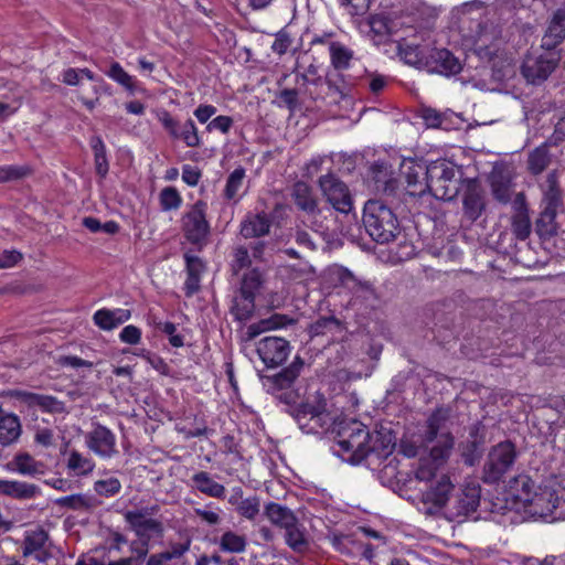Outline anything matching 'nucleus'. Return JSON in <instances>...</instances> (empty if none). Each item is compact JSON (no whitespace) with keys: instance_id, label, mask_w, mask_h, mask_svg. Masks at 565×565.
<instances>
[{"instance_id":"nucleus-16","label":"nucleus","mask_w":565,"mask_h":565,"mask_svg":"<svg viewBox=\"0 0 565 565\" xmlns=\"http://www.w3.org/2000/svg\"><path fill=\"white\" fill-rule=\"evenodd\" d=\"M159 121L173 139L182 140L190 148L201 145L198 128L192 119L181 124L164 110L159 115Z\"/></svg>"},{"instance_id":"nucleus-43","label":"nucleus","mask_w":565,"mask_h":565,"mask_svg":"<svg viewBox=\"0 0 565 565\" xmlns=\"http://www.w3.org/2000/svg\"><path fill=\"white\" fill-rule=\"evenodd\" d=\"M302 367L303 361L300 358H296L288 367L284 369L273 377L274 384L281 390L290 387L299 376Z\"/></svg>"},{"instance_id":"nucleus-11","label":"nucleus","mask_w":565,"mask_h":565,"mask_svg":"<svg viewBox=\"0 0 565 565\" xmlns=\"http://www.w3.org/2000/svg\"><path fill=\"white\" fill-rule=\"evenodd\" d=\"M486 192L476 179H466L463 181L462 192V213L470 221L476 222L486 211Z\"/></svg>"},{"instance_id":"nucleus-32","label":"nucleus","mask_w":565,"mask_h":565,"mask_svg":"<svg viewBox=\"0 0 565 565\" xmlns=\"http://www.w3.org/2000/svg\"><path fill=\"white\" fill-rule=\"evenodd\" d=\"M326 83L330 94L334 96V103H338L351 94L353 84L344 77L341 71L329 72L326 76Z\"/></svg>"},{"instance_id":"nucleus-49","label":"nucleus","mask_w":565,"mask_h":565,"mask_svg":"<svg viewBox=\"0 0 565 565\" xmlns=\"http://www.w3.org/2000/svg\"><path fill=\"white\" fill-rule=\"evenodd\" d=\"M121 482L116 477L96 480L93 486L95 493L104 498L117 495L121 491Z\"/></svg>"},{"instance_id":"nucleus-44","label":"nucleus","mask_w":565,"mask_h":565,"mask_svg":"<svg viewBox=\"0 0 565 565\" xmlns=\"http://www.w3.org/2000/svg\"><path fill=\"white\" fill-rule=\"evenodd\" d=\"M89 145L94 152V161L96 173L102 178L106 177L109 170L108 159L106 154V146L99 136H93Z\"/></svg>"},{"instance_id":"nucleus-22","label":"nucleus","mask_w":565,"mask_h":565,"mask_svg":"<svg viewBox=\"0 0 565 565\" xmlns=\"http://www.w3.org/2000/svg\"><path fill=\"white\" fill-rule=\"evenodd\" d=\"M271 218L265 213H248L241 222V235L244 238H257L269 233Z\"/></svg>"},{"instance_id":"nucleus-10","label":"nucleus","mask_w":565,"mask_h":565,"mask_svg":"<svg viewBox=\"0 0 565 565\" xmlns=\"http://www.w3.org/2000/svg\"><path fill=\"white\" fill-rule=\"evenodd\" d=\"M53 547L49 532L42 526L38 525L24 532L21 545L23 557L45 563L53 557Z\"/></svg>"},{"instance_id":"nucleus-1","label":"nucleus","mask_w":565,"mask_h":565,"mask_svg":"<svg viewBox=\"0 0 565 565\" xmlns=\"http://www.w3.org/2000/svg\"><path fill=\"white\" fill-rule=\"evenodd\" d=\"M363 224L373 241L387 244L399 233V223L393 210L381 200H369L363 210Z\"/></svg>"},{"instance_id":"nucleus-8","label":"nucleus","mask_w":565,"mask_h":565,"mask_svg":"<svg viewBox=\"0 0 565 565\" xmlns=\"http://www.w3.org/2000/svg\"><path fill=\"white\" fill-rule=\"evenodd\" d=\"M206 203L195 202L181 218L184 237L193 245L202 247L210 235V224L206 220Z\"/></svg>"},{"instance_id":"nucleus-37","label":"nucleus","mask_w":565,"mask_h":565,"mask_svg":"<svg viewBox=\"0 0 565 565\" xmlns=\"http://www.w3.org/2000/svg\"><path fill=\"white\" fill-rule=\"evenodd\" d=\"M66 468L75 477H86L95 469V462L92 458L84 456L77 450H72L68 455Z\"/></svg>"},{"instance_id":"nucleus-25","label":"nucleus","mask_w":565,"mask_h":565,"mask_svg":"<svg viewBox=\"0 0 565 565\" xmlns=\"http://www.w3.org/2000/svg\"><path fill=\"white\" fill-rule=\"evenodd\" d=\"M284 531L285 543L295 553L305 554L310 550V539L307 534L306 527L299 522V520H296Z\"/></svg>"},{"instance_id":"nucleus-63","label":"nucleus","mask_w":565,"mask_h":565,"mask_svg":"<svg viewBox=\"0 0 565 565\" xmlns=\"http://www.w3.org/2000/svg\"><path fill=\"white\" fill-rule=\"evenodd\" d=\"M233 125V119L228 116H217L213 118L209 124L206 129L209 131L218 130L223 134H227Z\"/></svg>"},{"instance_id":"nucleus-6","label":"nucleus","mask_w":565,"mask_h":565,"mask_svg":"<svg viewBox=\"0 0 565 565\" xmlns=\"http://www.w3.org/2000/svg\"><path fill=\"white\" fill-rule=\"evenodd\" d=\"M159 510L158 504H151L128 510L124 513L125 522L141 542H149L151 539L162 535L163 524L153 518Z\"/></svg>"},{"instance_id":"nucleus-35","label":"nucleus","mask_w":565,"mask_h":565,"mask_svg":"<svg viewBox=\"0 0 565 565\" xmlns=\"http://www.w3.org/2000/svg\"><path fill=\"white\" fill-rule=\"evenodd\" d=\"M565 39V8L557 9L548 24L544 40L547 45H556Z\"/></svg>"},{"instance_id":"nucleus-51","label":"nucleus","mask_w":565,"mask_h":565,"mask_svg":"<svg viewBox=\"0 0 565 565\" xmlns=\"http://www.w3.org/2000/svg\"><path fill=\"white\" fill-rule=\"evenodd\" d=\"M159 202L162 211H173L181 206L182 198L175 188L167 186L161 190Z\"/></svg>"},{"instance_id":"nucleus-7","label":"nucleus","mask_w":565,"mask_h":565,"mask_svg":"<svg viewBox=\"0 0 565 565\" xmlns=\"http://www.w3.org/2000/svg\"><path fill=\"white\" fill-rule=\"evenodd\" d=\"M516 450L512 443L503 441L491 448L483 466V481L492 484L499 482L512 468Z\"/></svg>"},{"instance_id":"nucleus-4","label":"nucleus","mask_w":565,"mask_h":565,"mask_svg":"<svg viewBox=\"0 0 565 565\" xmlns=\"http://www.w3.org/2000/svg\"><path fill=\"white\" fill-rule=\"evenodd\" d=\"M461 171L451 161L438 159L430 162L427 190L437 200L451 201L460 189Z\"/></svg>"},{"instance_id":"nucleus-23","label":"nucleus","mask_w":565,"mask_h":565,"mask_svg":"<svg viewBox=\"0 0 565 565\" xmlns=\"http://www.w3.org/2000/svg\"><path fill=\"white\" fill-rule=\"evenodd\" d=\"M6 468L22 476L34 477L44 473L45 465L28 452H19L6 465Z\"/></svg>"},{"instance_id":"nucleus-28","label":"nucleus","mask_w":565,"mask_h":565,"mask_svg":"<svg viewBox=\"0 0 565 565\" xmlns=\"http://www.w3.org/2000/svg\"><path fill=\"white\" fill-rule=\"evenodd\" d=\"M395 444V436L390 429L381 428L370 433L371 452H375L379 457L388 456L394 450Z\"/></svg>"},{"instance_id":"nucleus-54","label":"nucleus","mask_w":565,"mask_h":565,"mask_svg":"<svg viewBox=\"0 0 565 565\" xmlns=\"http://www.w3.org/2000/svg\"><path fill=\"white\" fill-rule=\"evenodd\" d=\"M222 510L213 502L207 503L204 508H195L194 514L207 525L215 526L222 521Z\"/></svg>"},{"instance_id":"nucleus-62","label":"nucleus","mask_w":565,"mask_h":565,"mask_svg":"<svg viewBox=\"0 0 565 565\" xmlns=\"http://www.w3.org/2000/svg\"><path fill=\"white\" fill-rule=\"evenodd\" d=\"M23 258L22 253L17 249L3 250L0 253V269L11 268Z\"/></svg>"},{"instance_id":"nucleus-13","label":"nucleus","mask_w":565,"mask_h":565,"mask_svg":"<svg viewBox=\"0 0 565 565\" xmlns=\"http://www.w3.org/2000/svg\"><path fill=\"white\" fill-rule=\"evenodd\" d=\"M85 445L104 459H109L117 454L115 434L100 424H94L93 429L85 435Z\"/></svg>"},{"instance_id":"nucleus-34","label":"nucleus","mask_w":565,"mask_h":565,"mask_svg":"<svg viewBox=\"0 0 565 565\" xmlns=\"http://www.w3.org/2000/svg\"><path fill=\"white\" fill-rule=\"evenodd\" d=\"M546 188L544 190V211L556 212L562 205V194L558 188L557 174L555 171L548 173L546 178Z\"/></svg>"},{"instance_id":"nucleus-55","label":"nucleus","mask_w":565,"mask_h":565,"mask_svg":"<svg viewBox=\"0 0 565 565\" xmlns=\"http://www.w3.org/2000/svg\"><path fill=\"white\" fill-rule=\"evenodd\" d=\"M235 509L241 516L247 520H254L259 513L260 502L256 495L249 497L241 500Z\"/></svg>"},{"instance_id":"nucleus-59","label":"nucleus","mask_w":565,"mask_h":565,"mask_svg":"<svg viewBox=\"0 0 565 565\" xmlns=\"http://www.w3.org/2000/svg\"><path fill=\"white\" fill-rule=\"evenodd\" d=\"M291 42L292 40L289 33L285 30H280L275 35V41L271 44V50L274 53L278 55H284L291 45Z\"/></svg>"},{"instance_id":"nucleus-52","label":"nucleus","mask_w":565,"mask_h":565,"mask_svg":"<svg viewBox=\"0 0 565 565\" xmlns=\"http://www.w3.org/2000/svg\"><path fill=\"white\" fill-rule=\"evenodd\" d=\"M106 75L119 85H121L122 87H125L126 89L130 92L135 90L134 77L129 75L118 62H113L110 64V67L106 72Z\"/></svg>"},{"instance_id":"nucleus-19","label":"nucleus","mask_w":565,"mask_h":565,"mask_svg":"<svg viewBox=\"0 0 565 565\" xmlns=\"http://www.w3.org/2000/svg\"><path fill=\"white\" fill-rule=\"evenodd\" d=\"M426 70L431 73L449 76L461 71V63L446 49H431Z\"/></svg>"},{"instance_id":"nucleus-18","label":"nucleus","mask_w":565,"mask_h":565,"mask_svg":"<svg viewBox=\"0 0 565 565\" xmlns=\"http://www.w3.org/2000/svg\"><path fill=\"white\" fill-rule=\"evenodd\" d=\"M11 396L24 403L29 407H39L45 413L62 414L66 411L65 403L52 395L15 390L11 392Z\"/></svg>"},{"instance_id":"nucleus-36","label":"nucleus","mask_w":565,"mask_h":565,"mask_svg":"<svg viewBox=\"0 0 565 565\" xmlns=\"http://www.w3.org/2000/svg\"><path fill=\"white\" fill-rule=\"evenodd\" d=\"M331 65L334 71H343L350 67L354 53L343 43L333 41L329 43Z\"/></svg>"},{"instance_id":"nucleus-39","label":"nucleus","mask_w":565,"mask_h":565,"mask_svg":"<svg viewBox=\"0 0 565 565\" xmlns=\"http://www.w3.org/2000/svg\"><path fill=\"white\" fill-rule=\"evenodd\" d=\"M454 486L448 476H443L434 488L426 492V500L433 502L436 507L441 508L447 503L450 504L452 499L449 494Z\"/></svg>"},{"instance_id":"nucleus-48","label":"nucleus","mask_w":565,"mask_h":565,"mask_svg":"<svg viewBox=\"0 0 565 565\" xmlns=\"http://www.w3.org/2000/svg\"><path fill=\"white\" fill-rule=\"evenodd\" d=\"M264 282L263 274L254 268L244 274L238 292L256 297Z\"/></svg>"},{"instance_id":"nucleus-15","label":"nucleus","mask_w":565,"mask_h":565,"mask_svg":"<svg viewBox=\"0 0 565 565\" xmlns=\"http://www.w3.org/2000/svg\"><path fill=\"white\" fill-rule=\"evenodd\" d=\"M430 163L423 160L404 159L401 164V173L405 178L408 192L412 195H422L427 191V179H429Z\"/></svg>"},{"instance_id":"nucleus-41","label":"nucleus","mask_w":565,"mask_h":565,"mask_svg":"<svg viewBox=\"0 0 565 565\" xmlns=\"http://www.w3.org/2000/svg\"><path fill=\"white\" fill-rule=\"evenodd\" d=\"M255 310V298L237 292L233 299V306L231 308L232 315L238 321L248 320Z\"/></svg>"},{"instance_id":"nucleus-38","label":"nucleus","mask_w":565,"mask_h":565,"mask_svg":"<svg viewBox=\"0 0 565 565\" xmlns=\"http://www.w3.org/2000/svg\"><path fill=\"white\" fill-rule=\"evenodd\" d=\"M21 434V424L18 416L8 414L0 418V444L9 446L14 443Z\"/></svg>"},{"instance_id":"nucleus-47","label":"nucleus","mask_w":565,"mask_h":565,"mask_svg":"<svg viewBox=\"0 0 565 565\" xmlns=\"http://www.w3.org/2000/svg\"><path fill=\"white\" fill-rule=\"evenodd\" d=\"M370 35L376 44L386 42L391 34L390 21L383 15H373L370 21Z\"/></svg>"},{"instance_id":"nucleus-29","label":"nucleus","mask_w":565,"mask_h":565,"mask_svg":"<svg viewBox=\"0 0 565 565\" xmlns=\"http://www.w3.org/2000/svg\"><path fill=\"white\" fill-rule=\"evenodd\" d=\"M534 488L535 483L526 475H519L511 479L509 482V490L511 494L524 507L531 501L534 493H536Z\"/></svg>"},{"instance_id":"nucleus-42","label":"nucleus","mask_w":565,"mask_h":565,"mask_svg":"<svg viewBox=\"0 0 565 565\" xmlns=\"http://www.w3.org/2000/svg\"><path fill=\"white\" fill-rule=\"evenodd\" d=\"M220 548L228 553H243L247 546L246 536L234 531H225L218 539Z\"/></svg>"},{"instance_id":"nucleus-20","label":"nucleus","mask_w":565,"mask_h":565,"mask_svg":"<svg viewBox=\"0 0 565 565\" xmlns=\"http://www.w3.org/2000/svg\"><path fill=\"white\" fill-rule=\"evenodd\" d=\"M479 502L480 487L468 484L450 501V513L456 518L466 516L477 510Z\"/></svg>"},{"instance_id":"nucleus-12","label":"nucleus","mask_w":565,"mask_h":565,"mask_svg":"<svg viewBox=\"0 0 565 565\" xmlns=\"http://www.w3.org/2000/svg\"><path fill=\"white\" fill-rule=\"evenodd\" d=\"M291 198L298 209L307 214V221L310 226L316 231H323L322 223H318L317 217L322 213L318 207V201L315 198L311 188L302 181H298L294 184L291 190Z\"/></svg>"},{"instance_id":"nucleus-58","label":"nucleus","mask_w":565,"mask_h":565,"mask_svg":"<svg viewBox=\"0 0 565 565\" xmlns=\"http://www.w3.org/2000/svg\"><path fill=\"white\" fill-rule=\"evenodd\" d=\"M444 462L445 461H436L429 454V461H422L420 466L416 471V478L418 480L429 481L435 477L438 467L441 466Z\"/></svg>"},{"instance_id":"nucleus-56","label":"nucleus","mask_w":565,"mask_h":565,"mask_svg":"<svg viewBox=\"0 0 565 565\" xmlns=\"http://www.w3.org/2000/svg\"><path fill=\"white\" fill-rule=\"evenodd\" d=\"M30 173L25 166H0V183L20 180Z\"/></svg>"},{"instance_id":"nucleus-46","label":"nucleus","mask_w":565,"mask_h":565,"mask_svg":"<svg viewBox=\"0 0 565 565\" xmlns=\"http://www.w3.org/2000/svg\"><path fill=\"white\" fill-rule=\"evenodd\" d=\"M547 142L535 148L529 156V170L533 174L542 173L551 162V156L547 149Z\"/></svg>"},{"instance_id":"nucleus-45","label":"nucleus","mask_w":565,"mask_h":565,"mask_svg":"<svg viewBox=\"0 0 565 565\" xmlns=\"http://www.w3.org/2000/svg\"><path fill=\"white\" fill-rule=\"evenodd\" d=\"M290 320L286 316L273 315L268 319H263L258 323H253L247 328V339L256 338L263 331L276 329L286 326Z\"/></svg>"},{"instance_id":"nucleus-31","label":"nucleus","mask_w":565,"mask_h":565,"mask_svg":"<svg viewBox=\"0 0 565 565\" xmlns=\"http://www.w3.org/2000/svg\"><path fill=\"white\" fill-rule=\"evenodd\" d=\"M264 513L274 525L284 530L298 520L289 508L276 502L267 503Z\"/></svg>"},{"instance_id":"nucleus-2","label":"nucleus","mask_w":565,"mask_h":565,"mask_svg":"<svg viewBox=\"0 0 565 565\" xmlns=\"http://www.w3.org/2000/svg\"><path fill=\"white\" fill-rule=\"evenodd\" d=\"M451 411L448 407L435 409L427 419L424 441L434 444L430 455L436 461H446L455 445V438L450 431Z\"/></svg>"},{"instance_id":"nucleus-27","label":"nucleus","mask_w":565,"mask_h":565,"mask_svg":"<svg viewBox=\"0 0 565 565\" xmlns=\"http://www.w3.org/2000/svg\"><path fill=\"white\" fill-rule=\"evenodd\" d=\"M431 49L413 43H401L398 53L401 58L408 65L426 70Z\"/></svg>"},{"instance_id":"nucleus-57","label":"nucleus","mask_w":565,"mask_h":565,"mask_svg":"<svg viewBox=\"0 0 565 565\" xmlns=\"http://www.w3.org/2000/svg\"><path fill=\"white\" fill-rule=\"evenodd\" d=\"M55 502L60 507L72 510L86 509L89 507L87 497L81 493L58 498Z\"/></svg>"},{"instance_id":"nucleus-60","label":"nucleus","mask_w":565,"mask_h":565,"mask_svg":"<svg viewBox=\"0 0 565 565\" xmlns=\"http://www.w3.org/2000/svg\"><path fill=\"white\" fill-rule=\"evenodd\" d=\"M94 323L103 330L110 331L115 329L110 309H99L93 316Z\"/></svg>"},{"instance_id":"nucleus-33","label":"nucleus","mask_w":565,"mask_h":565,"mask_svg":"<svg viewBox=\"0 0 565 565\" xmlns=\"http://www.w3.org/2000/svg\"><path fill=\"white\" fill-rule=\"evenodd\" d=\"M511 231L516 239L525 241L532 232V224L527 209L520 205L511 216Z\"/></svg>"},{"instance_id":"nucleus-9","label":"nucleus","mask_w":565,"mask_h":565,"mask_svg":"<svg viewBox=\"0 0 565 565\" xmlns=\"http://www.w3.org/2000/svg\"><path fill=\"white\" fill-rule=\"evenodd\" d=\"M327 202L337 211L349 214L353 210V198L348 185L335 174L327 173L318 180Z\"/></svg>"},{"instance_id":"nucleus-3","label":"nucleus","mask_w":565,"mask_h":565,"mask_svg":"<svg viewBox=\"0 0 565 565\" xmlns=\"http://www.w3.org/2000/svg\"><path fill=\"white\" fill-rule=\"evenodd\" d=\"M337 436L340 451L353 465L360 463L371 452L370 431L359 420L341 422L338 425Z\"/></svg>"},{"instance_id":"nucleus-50","label":"nucleus","mask_w":565,"mask_h":565,"mask_svg":"<svg viewBox=\"0 0 565 565\" xmlns=\"http://www.w3.org/2000/svg\"><path fill=\"white\" fill-rule=\"evenodd\" d=\"M556 212L542 211L540 218L536 222V232L542 237H550L556 234Z\"/></svg>"},{"instance_id":"nucleus-40","label":"nucleus","mask_w":565,"mask_h":565,"mask_svg":"<svg viewBox=\"0 0 565 565\" xmlns=\"http://www.w3.org/2000/svg\"><path fill=\"white\" fill-rule=\"evenodd\" d=\"M334 275L343 287L350 289L353 292H373L372 285L369 281H362L358 279L349 269L344 267H338L334 270Z\"/></svg>"},{"instance_id":"nucleus-64","label":"nucleus","mask_w":565,"mask_h":565,"mask_svg":"<svg viewBox=\"0 0 565 565\" xmlns=\"http://www.w3.org/2000/svg\"><path fill=\"white\" fill-rule=\"evenodd\" d=\"M201 171L191 164H184L182 167V180L190 186L198 185L201 179Z\"/></svg>"},{"instance_id":"nucleus-14","label":"nucleus","mask_w":565,"mask_h":565,"mask_svg":"<svg viewBox=\"0 0 565 565\" xmlns=\"http://www.w3.org/2000/svg\"><path fill=\"white\" fill-rule=\"evenodd\" d=\"M256 351L267 367H276L288 358L290 345L284 338L265 337L258 341Z\"/></svg>"},{"instance_id":"nucleus-17","label":"nucleus","mask_w":565,"mask_h":565,"mask_svg":"<svg viewBox=\"0 0 565 565\" xmlns=\"http://www.w3.org/2000/svg\"><path fill=\"white\" fill-rule=\"evenodd\" d=\"M556 62L547 55H527L521 66L522 75L531 84L544 82L555 70Z\"/></svg>"},{"instance_id":"nucleus-24","label":"nucleus","mask_w":565,"mask_h":565,"mask_svg":"<svg viewBox=\"0 0 565 565\" xmlns=\"http://www.w3.org/2000/svg\"><path fill=\"white\" fill-rule=\"evenodd\" d=\"M0 494L17 500H30L40 494V488L34 483L0 479Z\"/></svg>"},{"instance_id":"nucleus-30","label":"nucleus","mask_w":565,"mask_h":565,"mask_svg":"<svg viewBox=\"0 0 565 565\" xmlns=\"http://www.w3.org/2000/svg\"><path fill=\"white\" fill-rule=\"evenodd\" d=\"M193 486L203 494L222 499L225 497L226 489L223 484L214 481L205 471H199L192 476Z\"/></svg>"},{"instance_id":"nucleus-61","label":"nucleus","mask_w":565,"mask_h":565,"mask_svg":"<svg viewBox=\"0 0 565 565\" xmlns=\"http://www.w3.org/2000/svg\"><path fill=\"white\" fill-rule=\"evenodd\" d=\"M119 339L127 344H138L141 340V330L132 324L126 326L120 331Z\"/></svg>"},{"instance_id":"nucleus-26","label":"nucleus","mask_w":565,"mask_h":565,"mask_svg":"<svg viewBox=\"0 0 565 565\" xmlns=\"http://www.w3.org/2000/svg\"><path fill=\"white\" fill-rule=\"evenodd\" d=\"M186 266V279L184 281V292L186 297H192L200 290L201 275L205 269L203 260L194 255L184 254Z\"/></svg>"},{"instance_id":"nucleus-5","label":"nucleus","mask_w":565,"mask_h":565,"mask_svg":"<svg viewBox=\"0 0 565 565\" xmlns=\"http://www.w3.org/2000/svg\"><path fill=\"white\" fill-rule=\"evenodd\" d=\"M288 413L306 434H318L321 429H328L332 422L327 411V402L322 397L315 404L306 402L290 406Z\"/></svg>"},{"instance_id":"nucleus-53","label":"nucleus","mask_w":565,"mask_h":565,"mask_svg":"<svg viewBox=\"0 0 565 565\" xmlns=\"http://www.w3.org/2000/svg\"><path fill=\"white\" fill-rule=\"evenodd\" d=\"M244 179L245 169L242 167L236 168L233 172L230 173L224 189V196L227 200H233L236 198L239 189L243 185Z\"/></svg>"},{"instance_id":"nucleus-21","label":"nucleus","mask_w":565,"mask_h":565,"mask_svg":"<svg viewBox=\"0 0 565 565\" xmlns=\"http://www.w3.org/2000/svg\"><path fill=\"white\" fill-rule=\"evenodd\" d=\"M559 503L561 500L555 492L550 489H544L541 492L534 493L525 508L534 516L547 518L554 514Z\"/></svg>"}]
</instances>
